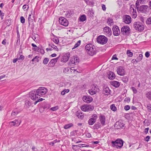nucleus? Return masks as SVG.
<instances>
[{"label": "nucleus", "mask_w": 151, "mask_h": 151, "mask_svg": "<svg viewBox=\"0 0 151 151\" xmlns=\"http://www.w3.org/2000/svg\"><path fill=\"white\" fill-rule=\"evenodd\" d=\"M85 49L88 55L93 56L97 52V50L95 47L92 44H88L85 46Z\"/></svg>", "instance_id": "1"}, {"label": "nucleus", "mask_w": 151, "mask_h": 151, "mask_svg": "<svg viewBox=\"0 0 151 151\" xmlns=\"http://www.w3.org/2000/svg\"><path fill=\"white\" fill-rule=\"evenodd\" d=\"M134 27L135 29L140 32L143 31L144 29V25L139 22H134Z\"/></svg>", "instance_id": "2"}, {"label": "nucleus", "mask_w": 151, "mask_h": 151, "mask_svg": "<svg viewBox=\"0 0 151 151\" xmlns=\"http://www.w3.org/2000/svg\"><path fill=\"white\" fill-rule=\"evenodd\" d=\"M36 91L37 95H38V97H40L46 94L47 91V90L44 87H40L36 90Z\"/></svg>", "instance_id": "3"}, {"label": "nucleus", "mask_w": 151, "mask_h": 151, "mask_svg": "<svg viewBox=\"0 0 151 151\" xmlns=\"http://www.w3.org/2000/svg\"><path fill=\"white\" fill-rule=\"evenodd\" d=\"M124 141L121 139H118L114 141V149L120 148L123 146Z\"/></svg>", "instance_id": "4"}, {"label": "nucleus", "mask_w": 151, "mask_h": 151, "mask_svg": "<svg viewBox=\"0 0 151 151\" xmlns=\"http://www.w3.org/2000/svg\"><path fill=\"white\" fill-rule=\"evenodd\" d=\"M98 43L102 45L105 44L107 42V38L104 35H100L97 38Z\"/></svg>", "instance_id": "5"}, {"label": "nucleus", "mask_w": 151, "mask_h": 151, "mask_svg": "<svg viewBox=\"0 0 151 151\" xmlns=\"http://www.w3.org/2000/svg\"><path fill=\"white\" fill-rule=\"evenodd\" d=\"M79 58L76 56H73L71 57L68 64L69 65H72V66H74L77 63H78L79 62Z\"/></svg>", "instance_id": "6"}, {"label": "nucleus", "mask_w": 151, "mask_h": 151, "mask_svg": "<svg viewBox=\"0 0 151 151\" xmlns=\"http://www.w3.org/2000/svg\"><path fill=\"white\" fill-rule=\"evenodd\" d=\"M130 12L132 14V17L133 18H135L137 17V13L136 8L134 5H132L130 8Z\"/></svg>", "instance_id": "7"}, {"label": "nucleus", "mask_w": 151, "mask_h": 151, "mask_svg": "<svg viewBox=\"0 0 151 151\" xmlns=\"http://www.w3.org/2000/svg\"><path fill=\"white\" fill-rule=\"evenodd\" d=\"M36 90H34L29 93V97L33 100H35L36 99L38 98L39 97L37 95Z\"/></svg>", "instance_id": "8"}, {"label": "nucleus", "mask_w": 151, "mask_h": 151, "mask_svg": "<svg viewBox=\"0 0 151 151\" xmlns=\"http://www.w3.org/2000/svg\"><path fill=\"white\" fill-rule=\"evenodd\" d=\"M116 71L117 74L120 76H123L125 74L126 71L123 67L121 66L118 67Z\"/></svg>", "instance_id": "9"}, {"label": "nucleus", "mask_w": 151, "mask_h": 151, "mask_svg": "<svg viewBox=\"0 0 151 151\" xmlns=\"http://www.w3.org/2000/svg\"><path fill=\"white\" fill-rule=\"evenodd\" d=\"M99 89L98 86L96 87V86L93 85L92 86L91 88L88 90L89 93L91 95L95 94Z\"/></svg>", "instance_id": "10"}, {"label": "nucleus", "mask_w": 151, "mask_h": 151, "mask_svg": "<svg viewBox=\"0 0 151 151\" xmlns=\"http://www.w3.org/2000/svg\"><path fill=\"white\" fill-rule=\"evenodd\" d=\"M59 22L61 25L65 27L67 26L68 24V20L63 17L59 18Z\"/></svg>", "instance_id": "11"}, {"label": "nucleus", "mask_w": 151, "mask_h": 151, "mask_svg": "<svg viewBox=\"0 0 151 151\" xmlns=\"http://www.w3.org/2000/svg\"><path fill=\"white\" fill-rule=\"evenodd\" d=\"M93 108L92 106L90 105H84L81 107V110L84 111H92Z\"/></svg>", "instance_id": "12"}, {"label": "nucleus", "mask_w": 151, "mask_h": 151, "mask_svg": "<svg viewBox=\"0 0 151 151\" xmlns=\"http://www.w3.org/2000/svg\"><path fill=\"white\" fill-rule=\"evenodd\" d=\"M33 10L31 11V14H29L28 17L29 25L33 23V21L34 19V12H33Z\"/></svg>", "instance_id": "13"}, {"label": "nucleus", "mask_w": 151, "mask_h": 151, "mask_svg": "<svg viewBox=\"0 0 151 151\" xmlns=\"http://www.w3.org/2000/svg\"><path fill=\"white\" fill-rule=\"evenodd\" d=\"M70 56V53L69 52L66 53L63 55L61 59V62L63 63L67 62L69 60Z\"/></svg>", "instance_id": "14"}, {"label": "nucleus", "mask_w": 151, "mask_h": 151, "mask_svg": "<svg viewBox=\"0 0 151 151\" xmlns=\"http://www.w3.org/2000/svg\"><path fill=\"white\" fill-rule=\"evenodd\" d=\"M130 29L128 26H123L121 29V31L122 34H127L129 32Z\"/></svg>", "instance_id": "15"}, {"label": "nucleus", "mask_w": 151, "mask_h": 151, "mask_svg": "<svg viewBox=\"0 0 151 151\" xmlns=\"http://www.w3.org/2000/svg\"><path fill=\"white\" fill-rule=\"evenodd\" d=\"M104 34L108 36H110L112 35V32L110 28L106 27L104 28Z\"/></svg>", "instance_id": "16"}, {"label": "nucleus", "mask_w": 151, "mask_h": 151, "mask_svg": "<svg viewBox=\"0 0 151 151\" xmlns=\"http://www.w3.org/2000/svg\"><path fill=\"white\" fill-rule=\"evenodd\" d=\"M82 99L84 102L87 103H90L93 101L92 97L88 96H83Z\"/></svg>", "instance_id": "17"}, {"label": "nucleus", "mask_w": 151, "mask_h": 151, "mask_svg": "<svg viewBox=\"0 0 151 151\" xmlns=\"http://www.w3.org/2000/svg\"><path fill=\"white\" fill-rule=\"evenodd\" d=\"M124 124L122 121H118L116 122L115 123L114 126L116 129H120L123 127H124Z\"/></svg>", "instance_id": "18"}, {"label": "nucleus", "mask_w": 151, "mask_h": 151, "mask_svg": "<svg viewBox=\"0 0 151 151\" xmlns=\"http://www.w3.org/2000/svg\"><path fill=\"white\" fill-rule=\"evenodd\" d=\"M21 121L19 120V121L17 119H15L14 121L11 122H9V125L11 126H18L21 124Z\"/></svg>", "instance_id": "19"}, {"label": "nucleus", "mask_w": 151, "mask_h": 151, "mask_svg": "<svg viewBox=\"0 0 151 151\" xmlns=\"http://www.w3.org/2000/svg\"><path fill=\"white\" fill-rule=\"evenodd\" d=\"M124 22L127 24H129L131 23L132 19L130 16L126 15L123 19Z\"/></svg>", "instance_id": "20"}, {"label": "nucleus", "mask_w": 151, "mask_h": 151, "mask_svg": "<svg viewBox=\"0 0 151 151\" xmlns=\"http://www.w3.org/2000/svg\"><path fill=\"white\" fill-rule=\"evenodd\" d=\"M120 32L119 27L116 25L114 26V35L118 36L119 35Z\"/></svg>", "instance_id": "21"}, {"label": "nucleus", "mask_w": 151, "mask_h": 151, "mask_svg": "<svg viewBox=\"0 0 151 151\" xmlns=\"http://www.w3.org/2000/svg\"><path fill=\"white\" fill-rule=\"evenodd\" d=\"M99 119L101 124L102 126L104 125L106 121L105 116L103 115H100L99 117Z\"/></svg>", "instance_id": "22"}, {"label": "nucleus", "mask_w": 151, "mask_h": 151, "mask_svg": "<svg viewBox=\"0 0 151 151\" xmlns=\"http://www.w3.org/2000/svg\"><path fill=\"white\" fill-rule=\"evenodd\" d=\"M148 8L147 5H142L137 8L138 11H139L142 12H146Z\"/></svg>", "instance_id": "23"}, {"label": "nucleus", "mask_w": 151, "mask_h": 151, "mask_svg": "<svg viewBox=\"0 0 151 151\" xmlns=\"http://www.w3.org/2000/svg\"><path fill=\"white\" fill-rule=\"evenodd\" d=\"M103 89V93L105 95H108L110 94V90L108 87L104 86Z\"/></svg>", "instance_id": "24"}, {"label": "nucleus", "mask_w": 151, "mask_h": 151, "mask_svg": "<svg viewBox=\"0 0 151 151\" xmlns=\"http://www.w3.org/2000/svg\"><path fill=\"white\" fill-rule=\"evenodd\" d=\"M73 14V12L70 10H68L66 12L65 14L66 17L67 18L70 17Z\"/></svg>", "instance_id": "25"}, {"label": "nucleus", "mask_w": 151, "mask_h": 151, "mask_svg": "<svg viewBox=\"0 0 151 151\" xmlns=\"http://www.w3.org/2000/svg\"><path fill=\"white\" fill-rule=\"evenodd\" d=\"M107 75H108V77L110 80H113V72L109 71L107 73Z\"/></svg>", "instance_id": "26"}, {"label": "nucleus", "mask_w": 151, "mask_h": 151, "mask_svg": "<svg viewBox=\"0 0 151 151\" xmlns=\"http://www.w3.org/2000/svg\"><path fill=\"white\" fill-rule=\"evenodd\" d=\"M76 116L79 118L80 119H82L84 117V116L81 113H80L78 111L76 112Z\"/></svg>", "instance_id": "27"}, {"label": "nucleus", "mask_w": 151, "mask_h": 151, "mask_svg": "<svg viewBox=\"0 0 151 151\" xmlns=\"http://www.w3.org/2000/svg\"><path fill=\"white\" fill-rule=\"evenodd\" d=\"M73 126V124L72 123H70L65 125L64 126V128L65 129H67Z\"/></svg>", "instance_id": "28"}, {"label": "nucleus", "mask_w": 151, "mask_h": 151, "mask_svg": "<svg viewBox=\"0 0 151 151\" xmlns=\"http://www.w3.org/2000/svg\"><path fill=\"white\" fill-rule=\"evenodd\" d=\"M107 23L108 25L110 26L113 24V20L112 19L109 18L108 19Z\"/></svg>", "instance_id": "29"}, {"label": "nucleus", "mask_w": 151, "mask_h": 151, "mask_svg": "<svg viewBox=\"0 0 151 151\" xmlns=\"http://www.w3.org/2000/svg\"><path fill=\"white\" fill-rule=\"evenodd\" d=\"M58 59V58H56L52 59L50 61L49 64H50V65H51V64H55L57 62Z\"/></svg>", "instance_id": "30"}, {"label": "nucleus", "mask_w": 151, "mask_h": 151, "mask_svg": "<svg viewBox=\"0 0 151 151\" xmlns=\"http://www.w3.org/2000/svg\"><path fill=\"white\" fill-rule=\"evenodd\" d=\"M98 118V116L97 114H93L90 118L92 119H93L96 122V119Z\"/></svg>", "instance_id": "31"}, {"label": "nucleus", "mask_w": 151, "mask_h": 151, "mask_svg": "<svg viewBox=\"0 0 151 151\" xmlns=\"http://www.w3.org/2000/svg\"><path fill=\"white\" fill-rule=\"evenodd\" d=\"M96 122V121L94 120L93 119H90L88 120V124L89 125H93Z\"/></svg>", "instance_id": "32"}, {"label": "nucleus", "mask_w": 151, "mask_h": 151, "mask_svg": "<svg viewBox=\"0 0 151 151\" xmlns=\"http://www.w3.org/2000/svg\"><path fill=\"white\" fill-rule=\"evenodd\" d=\"M86 19V17L85 15H83L80 17V21L81 22L84 21Z\"/></svg>", "instance_id": "33"}, {"label": "nucleus", "mask_w": 151, "mask_h": 151, "mask_svg": "<svg viewBox=\"0 0 151 151\" xmlns=\"http://www.w3.org/2000/svg\"><path fill=\"white\" fill-rule=\"evenodd\" d=\"M69 91V90L65 89L61 92V94L62 95H64L66 93H67Z\"/></svg>", "instance_id": "34"}, {"label": "nucleus", "mask_w": 151, "mask_h": 151, "mask_svg": "<svg viewBox=\"0 0 151 151\" xmlns=\"http://www.w3.org/2000/svg\"><path fill=\"white\" fill-rule=\"evenodd\" d=\"M81 43V41L79 40L75 44V45L74 47L73 48V49H75L78 47L80 45Z\"/></svg>", "instance_id": "35"}, {"label": "nucleus", "mask_w": 151, "mask_h": 151, "mask_svg": "<svg viewBox=\"0 0 151 151\" xmlns=\"http://www.w3.org/2000/svg\"><path fill=\"white\" fill-rule=\"evenodd\" d=\"M52 40L53 41L57 44H58L59 42L58 38L57 37H55L53 38Z\"/></svg>", "instance_id": "36"}, {"label": "nucleus", "mask_w": 151, "mask_h": 151, "mask_svg": "<svg viewBox=\"0 0 151 151\" xmlns=\"http://www.w3.org/2000/svg\"><path fill=\"white\" fill-rule=\"evenodd\" d=\"M101 127V125H100L99 124H94L93 126V129H97L98 128H100Z\"/></svg>", "instance_id": "37"}, {"label": "nucleus", "mask_w": 151, "mask_h": 151, "mask_svg": "<svg viewBox=\"0 0 151 151\" xmlns=\"http://www.w3.org/2000/svg\"><path fill=\"white\" fill-rule=\"evenodd\" d=\"M49 46L52 48L54 50L58 51V49L56 46L54 45L53 44H51L49 45Z\"/></svg>", "instance_id": "38"}, {"label": "nucleus", "mask_w": 151, "mask_h": 151, "mask_svg": "<svg viewBox=\"0 0 151 151\" xmlns=\"http://www.w3.org/2000/svg\"><path fill=\"white\" fill-rule=\"evenodd\" d=\"M19 112L17 110H14L12 111V116H15L17 115L19 113Z\"/></svg>", "instance_id": "39"}, {"label": "nucleus", "mask_w": 151, "mask_h": 151, "mask_svg": "<svg viewBox=\"0 0 151 151\" xmlns=\"http://www.w3.org/2000/svg\"><path fill=\"white\" fill-rule=\"evenodd\" d=\"M120 85V84L119 82L114 81V87L117 88L119 87Z\"/></svg>", "instance_id": "40"}, {"label": "nucleus", "mask_w": 151, "mask_h": 151, "mask_svg": "<svg viewBox=\"0 0 151 151\" xmlns=\"http://www.w3.org/2000/svg\"><path fill=\"white\" fill-rule=\"evenodd\" d=\"M29 6L28 5L24 4L22 7L24 11H27L28 9Z\"/></svg>", "instance_id": "41"}, {"label": "nucleus", "mask_w": 151, "mask_h": 151, "mask_svg": "<svg viewBox=\"0 0 151 151\" xmlns=\"http://www.w3.org/2000/svg\"><path fill=\"white\" fill-rule=\"evenodd\" d=\"M39 51L38 52L43 54L45 53V51L42 47H39Z\"/></svg>", "instance_id": "42"}, {"label": "nucleus", "mask_w": 151, "mask_h": 151, "mask_svg": "<svg viewBox=\"0 0 151 151\" xmlns=\"http://www.w3.org/2000/svg\"><path fill=\"white\" fill-rule=\"evenodd\" d=\"M49 61V59L47 58H45L43 60V63L44 65H46L47 64Z\"/></svg>", "instance_id": "43"}, {"label": "nucleus", "mask_w": 151, "mask_h": 151, "mask_svg": "<svg viewBox=\"0 0 151 151\" xmlns=\"http://www.w3.org/2000/svg\"><path fill=\"white\" fill-rule=\"evenodd\" d=\"M143 55L142 54H139V56L137 57V59L139 62L141 60L142 58Z\"/></svg>", "instance_id": "44"}, {"label": "nucleus", "mask_w": 151, "mask_h": 151, "mask_svg": "<svg viewBox=\"0 0 151 151\" xmlns=\"http://www.w3.org/2000/svg\"><path fill=\"white\" fill-rule=\"evenodd\" d=\"M146 23L147 24H151V16L147 19Z\"/></svg>", "instance_id": "45"}, {"label": "nucleus", "mask_w": 151, "mask_h": 151, "mask_svg": "<svg viewBox=\"0 0 151 151\" xmlns=\"http://www.w3.org/2000/svg\"><path fill=\"white\" fill-rule=\"evenodd\" d=\"M127 53L129 57H132L133 56L132 52H131L130 50H127Z\"/></svg>", "instance_id": "46"}, {"label": "nucleus", "mask_w": 151, "mask_h": 151, "mask_svg": "<svg viewBox=\"0 0 151 151\" xmlns=\"http://www.w3.org/2000/svg\"><path fill=\"white\" fill-rule=\"evenodd\" d=\"M39 57L38 56H36L32 60V61L33 62L34 61H36V59H37L36 60V61L37 62H39Z\"/></svg>", "instance_id": "47"}, {"label": "nucleus", "mask_w": 151, "mask_h": 151, "mask_svg": "<svg viewBox=\"0 0 151 151\" xmlns=\"http://www.w3.org/2000/svg\"><path fill=\"white\" fill-rule=\"evenodd\" d=\"M146 97L151 100V92H148L146 94Z\"/></svg>", "instance_id": "48"}, {"label": "nucleus", "mask_w": 151, "mask_h": 151, "mask_svg": "<svg viewBox=\"0 0 151 151\" xmlns=\"http://www.w3.org/2000/svg\"><path fill=\"white\" fill-rule=\"evenodd\" d=\"M58 106H56L51 108L50 109L52 111H55L58 109Z\"/></svg>", "instance_id": "49"}, {"label": "nucleus", "mask_w": 151, "mask_h": 151, "mask_svg": "<svg viewBox=\"0 0 151 151\" xmlns=\"http://www.w3.org/2000/svg\"><path fill=\"white\" fill-rule=\"evenodd\" d=\"M147 108L149 111L151 112V104H149L147 105Z\"/></svg>", "instance_id": "50"}, {"label": "nucleus", "mask_w": 151, "mask_h": 151, "mask_svg": "<svg viewBox=\"0 0 151 151\" xmlns=\"http://www.w3.org/2000/svg\"><path fill=\"white\" fill-rule=\"evenodd\" d=\"M20 20L21 23L22 24L24 23L25 20L23 16H21L20 17Z\"/></svg>", "instance_id": "51"}, {"label": "nucleus", "mask_w": 151, "mask_h": 151, "mask_svg": "<svg viewBox=\"0 0 151 151\" xmlns=\"http://www.w3.org/2000/svg\"><path fill=\"white\" fill-rule=\"evenodd\" d=\"M25 105L26 106H27L28 107L30 106L31 104V103L29 101H27L25 103Z\"/></svg>", "instance_id": "52"}, {"label": "nucleus", "mask_w": 151, "mask_h": 151, "mask_svg": "<svg viewBox=\"0 0 151 151\" xmlns=\"http://www.w3.org/2000/svg\"><path fill=\"white\" fill-rule=\"evenodd\" d=\"M19 55H20V57L19 58H18V60H24V56L23 55H21L20 52H19Z\"/></svg>", "instance_id": "53"}, {"label": "nucleus", "mask_w": 151, "mask_h": 151, "mask_svg": "<svg viewBox=\"0 0 151 151\" xmlns=\"http://www.w3.org/2000/svg\"><path fill=\"white\" fill-rule=\"evenodd\" d=\"M139 3H140V2L139 1L137 0L136 1L135 5H136V6L137 9V8H138L139 7Z\"/></svg>", "instance_id": "54"}, {"label": "nucleus", "mask_w": 151, "mask_h": 151, "mask_svg": "<svg viewBox=\"0 0 151 151\" xmlns=\"http://www.w3.org/2000/svg\"><path fill=\"white\" fill-rule=\"evenodd\" d=\"M130 107L129 105H126L124 107V109L126 111H128L130 109Z\"/></svg>", "instance_id": "55"}, {"label": "nucleus", "mask_w": 151, "mask_h": 151, "mask_svg": "<svg viewBox=\"0 0 151 151\" xmlns=\"http://www.w3.org/2000/svg\"><path fill=\"white\" fill-rule=\"evenodd\" d=\"M131 89L132 90L134 93H137V90L134 87H132Z\"/></svg>", "instance_id": "56"}, {"label": "nucleus", "mask_w": 151, "mask_h": 151, "mask_svg": "<svg viewBox=\"0 0 151 151\" xmlns=\"http://www.w3.org/2000/svg\"><path fill=\"white\" fill-rule=\"evenodd\" d=\"M130 99L129 97H127L125 98L124 101L127 102H129L130 101Z\"/></svg>", "instance_id": "57"}, {"label": "nucleus", "mask_w": 151, "mask_h": 151, "mask_svg": "<svg viewBox=\"0 0 151 151\" xmlns=\"http://www.w3.org/2000/svg\"><path fill=\"white\" fill-rule=\"evenodd\" d=\"M50 106V104H47L45 106H44V109H49Z\"/></svg>", "instance_id": "58"}, {"label": "nucleus", "mask_w": 151, "mask_h": 151, "mask_svg": "<svg viewBox=\"0 0 151 151\" xmlns=\"http://www.w3.org/2000/svg\"><path fill=\"white\" fill-rule=\"evenodd\" d=\"M88 14H90L91 15L93 16V10H89L88 11Z\"/></svg>", "instance_id": "59"}, {"label": "nucleus", "mask_w": 151, "mask_h": 151, "mask_svg": "<svg viewBox=\"0 0 151 151\" xmlns=\"http://www.w3.org/2000/svg\"><path fill=\"white\" fill-rule=\"evenodd\" d=\"M145 57L147 58H148L150 56V54L149 52H146V53H145Z\"/></svg>", "instance_id": "60"}, {"label": "nucleus", "mask_w": 151, "mask_h": 151, "mask_svg": "<svg viewBox=\"0 0 151 151\" xmlns=\"http://www.w3.org/2000/svg\"><path fill=\"white\" fill-rule=\"evenodd\" d=\"M150 138V137L149 136H147L145 138V141L148 142Z\"/></svg>", "instance_id": "61"}, {"label": "nucleus", "mask_w": 151, "mask_h": 151, "mask_svg": "<svg viewBox=\"0 0 151 151\" xmlns=\"http://www.w3.org/2000/svg\"><path fill=\"white\" fill-rule=\"evenodd\" d=\"M69 71V68H65L63 71V72L64 73H66L68 72Z\"/></svg>", "instance_id": "62"}, {"label": "nucleus", "mask_w": 151, "mask_h": 151, "mask_svg": "<svg viewBox=\"0 0 151 151\" xmlns=\"http://www.w3.org/2000/svg\"><path fill=\"white\" fill-rule=\"evenodd\" d=\"M101 6L102 10L103 11H105L106 10V7L105 5L104 4H102Z\"/></svg>", "instance_id": "63"}, {"label": "nucleus", "mask_w": 151, "mask_h": 151, "mask_svg": "<svg viewBox=\"0 0 151 151\" xmlns=\"http://www.w3.org/2000/svg\"><path fill=\"white\" fill-rule=\"evenodd\" d=\"M132 62L133 63H137L139 62L137 61V59L136 60V59H134L132 60Z\"/></svg>", "instance_id": "64"}]
</instances>
